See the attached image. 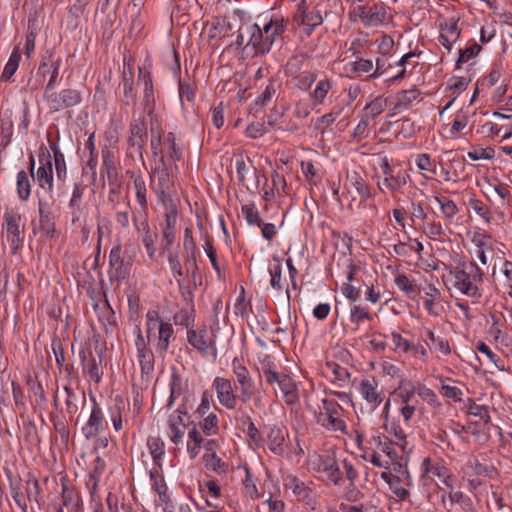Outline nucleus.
I'll return each mask as SVG.
<instances>
[{
    "mask_svg": "<svg viewBox=\"0 0 512 512\" xmlns=\"http://www.w3.org/2000/svg\"><path fill=\"white\" fill-rule=\"evenodd\" d=\"M38 162L39 166L36 173H34V181L37 182L39 188L48 192L50 199H53L54 173L52 155L44 145H41L39 149Z\"/></svg>",
    "mask_w": 512,
    "mask_h": 512,
    "instance_id": "6",
    "label": "nucleus"
},
{
    "mask_svg": "<svg viewBox=\"0 0 512 512\" xmlns=\"http://www.w3.org/2000/svg\"><path fill=\"white\" fill-rule=\"evenodd\" d=\"M372 315L366 307L354 305L350 310V320L352 323L359 325L364 320H371Z\"/></svg>",
    "mask_w": 512,
    "mask_h": 512,
    "instance_id": "62",
    "label": "nucleus"
},
{
    "mask_svg": "<svg viewBox=\"0 0 512 512\" xmlns=\"http://www.w3.org/2000/svg\"><path fill=\"white\" fill-rule=\"evenodd\" d=\"M416 166L422 171H428L432 174L437 173L435 161H433L429 154H419L415 160Z\"/></svg>",
    "mask_w": 512,
    "mask_h": 512,
    "instance_id": "63",
    "label": "nucleus"
},
{
    "mask_svg": "<svg viewBox=\"0 0 512 512\" xmlns=\"http://www.w3.org/2000/svg\"><path fill=\"white\" fill-rule=\"evenodd\" d=\"M10 493L17 504V506L21 509L22 512H27L28 507L26 503V492L23 493L22 486H21V480L15 479L10 481Z\"/></svg>",
    "mask_w": 512,
    "mask_h": 512,
    "instance_id": "42",
    "label": "nucleus"
},
{
    "mask_svg": "<svg viewBox=\"0 0 512 512\" xmlns=\"http://www.w3.org/2000/svg\"><path fill=\"white\" fill-rule=\"evenodd\" d=\"M294 23L302 27L306 35H311L314 29L323 23L320 9L316 6L309 9L306 0H302L294 14Z\"/></svg>",
    "mask_w": 512,
    "mask_h": 512,
    "instance_id": "7",
    "label": "nucleus"
},
{
    "mask_svg": "<svg viewBox=\"0 0 512 512\" xmlns=\"http://www.w3.org/2000/svg\"><path fill=\"white\" fill-rule=\"evenodd\" d=\"M241 210L248 224L261 226L262 220L259 211L254 204L243 205Z\"/></svg>",
    "mask_w": 512,
    "mask_h": 512,
    "instance_id": "61",
    "label": "nucleus"
},
{
    "mask_svg": "<svg viewBox=\"0 0 512 512\" xmlns=\"http://www.w3.org/2000/svg\"><path fill=\"white\" fill-rule=\"evenodd\" d=\"M79 358L83 373L88 377V381L99 384L102 381L103 371L99 368V364L92 352L82 348L79 351Z\"/></svg>",
    "mask_w": 512,
    "mask_h": 512,
    "instance_id": "18",
    "label": "nucleus"
},
{
    "mask_svg": "<svg viewBox=\"0 0 512 512\" xmlns=\"http://www.w3.org/2000/svg\"><path fill=\"white\" fill-rule=\"evenodd\" d=\"M476 349L480 353L484 354L488 360L495 365L496 368L499 370H504L503 360L497 354H495L487 344L484 342H479L476 346Z\"/></svg>",
    "mask_w": 512,
    "mask_h": 512,
    "instance_id": "57",
    "label": "nucleus"
},
{
    "mask_svg": "<svg viewBox=\"0 0 512 512\" xmlns=\"http://www.w3.org/2000/svg\"><path fill=\"white\" fill-rule=\"evenodd\" d=\"M317 424L321 425L323 428L328 431H340L343 434H347V426L343 419L339 416L325 415L322 413H318L316 415Z\"/></svg>",
    "mask_w": 512,
    "mask_h": 512,
    "instance_id": "31",
    "label": "nucleus"
},
{
    "mask_svg": "<svg viewBox=\"0 0 512 512\" xmlns=\"http://www.w3.org/2000/svg\"><path fill=\"white\" fill-rule=\"evenodd\" d=\"M174 322L176 325L186 327L187 330L190 329V327L194 323L193 310L181 309L178 313L174 315Z\"/></svg>",
    "mask_w": 512,
    "mask_h": 512,
    "instance_id": "64",
    "label": "nucleus"
},
{
    "mask_svg": "<svg viewBox=\"0 0 512 512\" xmlns=\"http://www.w3.org/2000/svg\"><path fill=\"white\" fill-rule=\"evenodd\" d=\"M449 494V504H446V510L448 512L453 510V507L456 503L461 504V506L466 509L467 507L472 506V501L469 497H466L461 491H456Z\"/></svg>",
    "mask_w": 512,
    "mask_h": 512,
    "instance_id": "58",
    "label": "nucleus"
},
{
    "mask_svg": "<svg viewBox=\"0 0 512 512\" xmlns=\"http://www.w3.org/2000/svg\"><path fill=\"white\" fill-rule=\"evenodd\" d=\"M350 184L355 188L361 200L365 201L371 197L369 186L364 182L363 178L357 173H353L349 178Z\"/></svg>",
    "mask_w": 512,
    "mask_h": 512,
    "instance_id": "50",
    "label": "nucleus"
},
{
    "mask_svg": "<svg viewBox=\"0 0 512 512\" xmlns=\"http://www.w3.org/2000/svg\"><path fill=\"white\" fill-rule=\"evenodd\" d=\"M93 403L88 421L82 427V433L86 439L95 438L104 430V415L102 409L96 402L94 397H91Z\"/></svg>",
    "mask_w": 512,
    "mask_h": 512,
    "instance_id": "15",
    "label": "nucleus"
},
{
    "mask_svg": "<svg viewBox=\"0 0 512 512\" xmlns=\"http://www.w3.org/2000/svg\"><path fill=\"white\" fill-rule=\"evenodd\" d=\"M351 66V71L358 74L363 75L367 74V76L373 71V61L370 59L357 58L355 61L349 63Z\"/></svg>",
    "mask_w": 512,
    "mask_h": 512,
    "instance_id": "56",
    "label": "nucleus"
},
{
    "mask_svg": "<svg viewBox=\"0 0 512 512\" xmlns=\"http://www.w3.org/2000/svg\"><path fill=\"white\" fill-rule=\"evenodd\" d=\"M150 480L152 482V488L159 495L161 503L166 505L167 508H172V501L167 494L168 488L161 472V468L158 467L150 470Z\"/></svg>",
    "mask_w": 512,
    "mask_h": 512,
    "instance_id": "25",
    "label": "nucleus"
},
{
    "mask_svg": "<svg viewBox=\"0 0 512 512\" xmlns=\"http://www.w3.org/2000/svg\"><path fill=\"white\" fill-rule=\"evenodd\" d=\"M109 265L117 279H125L130 274L131 262L126 261L122 256V247L120 244L115 245L109 254Z\"/></svg>",
    "mask_w": 512,
    "mask_h": 512,
    "instance_id": "19",
    "label": "nucleus"
},
{
    "mask_svg": "<svg viewBox=\"0 0 512 512\" xmlns=\"http://www.w3.org/2000/svg\"><path fill=\"white\" fill-rule=\"evenodd\" d=\"M416 393L414 384L410 381L401 382L394 390L393 395L400 399L403 404H409Z\"/></svg>",
    "mask_w": 512,
    "mask_h": 512,
    "instance_id": "47",
    "label": "nucleus"
},
{
    "mask_svg": "<svg viewBox=\"0 0 512 512\" xmlns=\"http://www.w3.org/2000/svg\"><path fill=\"white\" fill-rule=\"evenodd\" d=\"M435 201L439 204L441 213L443 217L450 223H452L453 218L459 212V208L456 203L443 196H435Z\"/></svg>",
    "mask_w": 512,
    "mask_h": 512,
    "instance_id": "41",
    "label": "nucleus"
},
{
    "mask_svg": "<svg viewBox=\"0 0 512 512\" xmlns=\"http://www.w3.org/2000/svg\"><path fill=\"white\" fill-rule=\"evenodd\" d=\"M285 28L284 19L281 16L271 17L262 28L258 24H254L249 27L248 44L255 49L256 54L265 55L275 42L281 40Z\"/></svg>",
    "mask_w": 512,
    "mask_h": 512,
    "instance_id": "1",
    "label": "nucleus"
},
{
    "mask_svg": "<svg viewBox=\"0 0 512 512\" xmlns=\"http://www.w3.org/2000/svg\"><path fill=\"white\" fill-rule=\"evenodd\" d=\"M441 291L433 285L424 289L423 307L430 316L438 317L443 312Z\"/></svg>",
    "mask_w": 512,
    "mask_h": 512,
    "instance_id": "21",
    "label": "nucleus"
},
{
    "mask_svg": "<svg viewBox=\"0 0 512 512\" xmlns=\"http://www.w3.org/2000/svg\"><path fill=\"white\" fill-rule=\"evenodd\" d=\"M131 180L133 182V189L136 197V201L139 205L138 209L132 211V217L138 215H148V197H147V186L144 177L138 173L131 172Z\"/></svg>",
    "mask_w": 512,
    "mask_h": 512,
    "instance_id": "16",
    "label": "nucleus"
},
{
    "mask_svg": "<svg viewBox=\"0 0 512 512\" xmlns=\"http://www.w3.org/2000/svg\"><path fill=\"white\" fill-rule=\"evenodd\" d=\"M219 403L229 410L237 406V395L234 392L232 381L228 378L217 376L212 383Z\"/></svg>",
    "mask_w": 512,
    "mask_h": 512,
    "instance_id": "12",
    "label": "nucleus"
},
{
    "mask_svg": "<svg viewBox=\"0 0 512 512\" xmlns=\"http://www.w3.org/2000/svg\"><path fill=\"white\" fill-rule=\"evenodd\" d=\"M163 150L165 159L172 162H178L182 159L183 151L177 143L176 135L173 132H168L163 136Z\"/></svg>",
    "mask_w": 512,
    "mask_h": 512,
    "instance_id": "27",
    "label": "nucleus"
},
{
    "mask_svg": "<svg viewBox=\"0 0 512 512\" xmlns=\"http://www.w3.org/2000/svg\"><path fill=\"white\" fill-rule=\"evenodd\" d=\"M147 138L145 121H134L130 124L129 148L142 156V150Z\"/></svg>",
    "mask_w": 512,
    "mask_h": 512,
    "instance_id": "22",
    "label": "nucleus"
},
{
    "mask_svg": "<svg viewBox=\"0 0 512 512\" xmlns=\"http://www.w3.org/2000/svg\"><path fill=\"white\" fill-rule=\"evenodd\" d=\"M420 96V91L416 88H411L399 92L396 96V109L408 108Z\"/></svg>",
    "mask_w": 512,
    "mask_h": 512,
    "instance_id": "43",
    "label": "nucleus"
},
{
    "mask_svg": "<svg viewBox=\"0 0 512 512\" xmlns=\"http://www.w3.org/2000/svg\"><path fill=\"white\" fill-rule=\"evenodd\" d=\"M203 461L207 469L217 473L224 474L228 469V465L222 461L216 453H207L203 456Z\"/></svg>",
    "mask_w": 512,
    "mask_h": 512,
    "instance_id": "44",
    "label": "nucleus"
},
{
    "mask_svg": "<svg viewBox=\"0 0 512 512\" xmlns=\"http://www.w3.org/2000/svg\"><path fill=\"white\" fill-rule=\"evenodd\" d=\"M244 471L245 478L243 479V494L250 499H257L259 497V493L255 479L247 467H245Z\"/></svg>",
    "mask_w": 512,
    "mask_h": 512,
    "instance_id": "51",
    "label": "nucleus"
},
{
    "mask_svg": "<svg viewBox=\"0 0 512 512\" xmlns=\"http://www.w3.org/2000/svg\"><path fill=\"white\" fill-rule=\"evenodd\" d=\"M34 174L29 175L25 170H20L16 176L17 195L21 201H27L31 196Z\"/></svg>",
    "mask_w": 512,
    "mask_h": 512,
    "instance_id": "30",
    "label": "nucleus"
},
{
    "mask_svg": "<svg viewBox=\"0 0 512 512\" xmlns=\"http://www.w3.org/2000/svg\"><path fill=\"white\" fill-rule=\"evenodd\" d=\"M387 101L382 97H376L370 103H368L364 110L366 111L365 117L368 119H375L379 116L386 108Z\"/></svg>",
    "mask_w": 512,
    "mask_h": 512,
    "instance_id": "49",
    "label": "nucleus"
},
{
    "mask_svg": "<svg viewBox=\"0 0 512 512\" xmlns=\"http://www.w3.org/2000/svg\"><path fill=\"white\" fill-rule=\"evenodd\" d=\"M138 83L143 86V106L147 115L152 118L155 110V94L152 77L149 71L139 68Z\"/></svg>",
    "mask_w": 512,
    "mask_h": 512,
    "instance_id": "14",
    "label": "nucleus"
},
{
    "mask_svg": "<svg viewBox=\"0 0 512 512\" xmlns=\"http://www.w3.org/2000/svg\"><path fill=\"white\" fill-rule=\"evenodd\" d=\"M359 392L373 409L377 408L383 401V393L378 390V384L375 380L363 379L359 385Z\"/></svg>",
    "mask_w": 512,
    "mask_h": 512,
    "instance_id": "24",
    "label": "nucleus"
},
{
    "mask_svg": "<svg viewBox=\"0 0 512 512\" xmlns=\"http://www.w3.org/2000/svg\"><path fill=\"white\" fill-rule=\"evenodd\" d=\"M54 200L41 199L38 201L39 225L41 231L49 238H53L56 233L54 215L49 210Z\"/></svg>",
    "mask_w": 512,
    "mask_h": 512,
    "instance_id": "17",
    "label": "nucleus"
},
{
    "mask_svg": "<svg viewBox=\"0 0 512 512\" xmlns=\"http://www.w3.org/2000/svg\"><path fill=\"white\" fill-rule=\"evenodd\" d=\"M219 420L215 413L208 414L203 421L200 422V429L206 436L216 435L219 431Z\"/></svg>",
    "mask_w": 512,
    "mask_h": 512,
    "instance_id": "52",
    "label": "nucleus"
},
{
    "mask_svg": "<svg viewBox=\"0 0 512 512\" xmlns=\"http://www.w3.org/2000/svg\"><path fill=\"white\" fill-rule=\"evenodd\" d=\"M353 16L358 17L365 27H379L388 22L387 8L383 2L357 6L350 13L351 20H353Z\"/></svg>",
    "mask_w": 512,
    "mask_h": 512,
    "instance_id": "5",
    "label": "nucleus"
},
{
    "mask_svg": "<svg viewBox=\"0 0 512 512\" xmlns=\"http://www.w3.org/2000/svg\"><path fill=\"white\" fill-rule=\"evenodd\" d=\"M132 222L135 230L140 234L141 241L146 248L149 258L154 259L156 255L155 243L157 234L150 229L148 215L142 214L137 217H132Z\"/></svg>",
    "mask_w": 512,
    "mask_h": 512,
    "instance_id": "11",
    "label": "nucleus"
},
{
    "mask_svg": "<svg viewBox=\"0 0 512 512\" xmlns=\"http://www.w3.org/2000/svg\"><path fill=\"white\" fill-rule=\"evenodd\" d=\"M203 441L201 432L197 429L196 425L193 424V427L188 432L187 441V451L192 459L198 455Z\"/></svg>",
    "mask_w": 512,
    "mask_h": 512,
    "instance_id": "39",
    "label": "nucleus"
},
{
    "mask_svg": "<svg viewBox=\"0 0 512 512\" xmlns=\"http://www.w3.org/2000/svg\"><path fill=\"white\" fill-rule=\"evenodd\" d=\"M25 491L27 499L30 502H35L40 509L44 502L41 497L40 484L36 477L29 475V478L26 480Z\"/></svg>",
    "mask_w": 512,
    "mask_h": 512,
    "instance_id": "37",
    "label": "nucleus"
},
{
    "mask_svg": "<svg viewBox=\"0 0 512 512\" xmlns=\"http://www.w3.org/2000/svg\"><path fill=\"white\" fill-rule=\"evenodd\" d=\"M62 507L68 512H79L81 508V498L79 494L70 488L66 483H62Z\"/></svg>",
    "mask_w": 512,
    "mask_h": 512,
    "instance_id": "32",
    "label": "nucleus"
},
{
    "mask_svg": "<svg viewBox=\"0 0 512 512\" xmlns=\"http://www.w3.org/2000/svg\"><path fill=\"white\" fill-rule=\"evenodd\" d=\"M148 448L155 464L161 468L162 458L165 454L164 442L157 437L148 439Z\"/></svg>",
    "mask_w": 512,
    "mask_h": 512,
    "instance_id": "46",
    "label": "nucleus"
},
{
    "mask_svg": "<svg viewBox=\"0 0 512 512\" xmlns=\"http://www.w3.org/2000/svg\"><path fill=\"white\" fill-rule=\"evenodd\" d=\"M342 111V107L335 106L329 113H326L317 119L315 129L323 134L325 131V127H328L331 124H333L341 115Z\"/></svg>",
    "mask_w": 512,
    "mask_h": 512,
    "instance_id": "45",
    "label": "nucleus"
},
{
    "mask_svg": "<svg viewBox=\"0 0 512 512\" xmlns=\"http://www.w3.org/2000/svg\"><path fill=\"white\" fill-rule=\"evenodd\" d=\"M24 225L22 216L14 210H7L3 214L1 236L9 246L12 255H16L23 246Z\"/></svg>",
    "mask_w": 512,
    "mask_h": 512,
    "instance_id": "4",
    "label": "nucleus"
},
{
    "mask_svg": "<svg viewBox=\"0 0 512 512\" xmlns=\"http://www.w3.org/2000/svg\"><path fill=\"white\" fill-rule=\"evenodd\" d=\"M232 372L240 386V400L243 403L249 402L253 397V380L247 367L242 360L235 357L231 363Z\"/></svg>",
    "mask_w": 512,
    "mask_h": 512,
    "instance_id": "9",
    "label": "nucleus"
},
{
    "mask_svg": "<svg viewBox=\"0 0 512 512\" xmlns=\"http://www.w3.org/2000/svg\"><path fill=\"white\" fill-rule=\"evenodd\" d=\"M284 442L285 438L282 429L278 427L271 428L267 440L269 450L275 455H282L285 451Z\"/></svg>",
    "mask_w": 512,
    "mask_h": 512,
    "instance_id": "36",
    "label": "nucleus"
},
{
    "mask_svg": "<svg viewBox=\"0 0 512 512\" xmlns=\"http://www.w3.org/2000/svg\"><path fill=\"white\" fill-rule=\"evenodd\" d=\"M394 283L409 299H416L420 292L418 285L403 273L395 276Z\"/></svg>",
    "mask_w": 512,
    "mask_h": 512,
    "instance_id": "35",
    "label": "nucleus"
},
{
    "mask_svg": "<svg viewBox=\"0 0 512 512\" xmlns=\"http://www.w3.org/2000/svg\"><path fill=\"white\" fill-rule=\"evenodd\" d=\"M332 89V81L328 78L321 79L317 82L315 89L310 94L315 105H321L330 90Z\"/></svg>",
    "mask_w": 512,
    "mask_h": 512,
    "instance_id": "40",
    "label": "nucleus"
},
{
    "mask_svg": "<svg viewBox=\"0 0 512 512\" xmlns=\"http://www.w3.org/2000/svg\"><path fill=\"white\" fill-rule=\"evenodd\" d=\"M454 278V288L470 298L482 296L479 285L483 282V272L480 267L471 261H463L450 269Z\"/></svg>",
    "mask_w": 512,
    "mask_h": 512,
    "instance_id": "2",
    "label": "nucleus"
},
{
    "mask_svg": "<svg viewBox=\"0 0 512 512\" xmlns=\"http://www.w3.org/2000/svg\"><path fill=\"white\" fill-rule=\"evenodd\" d=\"M172 169V163L165 159V155H162L159 159V164L152 170L153 175L158 179V185L155 192L161 201H164L171 186L173 185Z\"/></svg>",
    "mask_w": 512,
    "mask_h": 512,
    "instance_id": "10",
    "label": "nucleus"
},
{
    "mask_svg": "<svg viewBox=\"0 0 512 512\" xmlns=\"http://www.w3.org/2000/svg\"><path fill=\"white\" fill-rule=\"evenodd\" d=\"M425 343L431 351L448 355L451 353L449 341L442 336L436 335L432 330L425 331Z\"/></svg>",
    "mask_w": 512,
    "mask_h": 512,
    "instance_id": "28",
    "label": "nucleus"
},
{
    "mask_svg": "<svg viewBox=\"0 0 512 512\" xmlns=\"http://www.w3.org/2000/svg\"><path fill=\"white\" fill-rule=\"evenodd\" d=\"M101 172L103 175H106L109 184H114L118 179L117 162L114 152L107 147L102 149Z\"/></svg>",
    "mask_w": 512,
    "mask_h": 512,
    "instance_id": "26",
    "label": "nucleus"
},
{
    "mask_svg": "<svg viewBox=\"0 0 512 512\" xmlns=\"http://www.w3.org/2000/svg\"><path fill=\"white\" fill-rule=\"evenodd\" d=\"M137 359L143 375H150L154 371V354L152 350L138 352Z\"/></svg>",
    "mask_w": 512,
    "mask_h": 512,
    "instance_id": "53",
    "label": "nucleus"
},
{
    "mask_svg": "<svg viewBox=\"0 0 512 512\" xmlns=\"http://www.w3.org/2000/svg\"><path fill=\"white\" fill-rule=\"evenodd\" d=\"M470 207L477 213L481 218H483L487 223L491 222L492 213L489 208L476 197H472L469 200Z\"/></svg>",
    "mask_w": 512,
    "mask_h": 512,
    "instance_id": "60",
    "label": "nucleus"
},
{
    "mask_svg": "<svg viewBox=\"0 0 512 512\" xmlns=\"http://www.w3.org/2000/svg\"><path fill=\"white\" fill-rule=\"evenodd\" d=\"M319 470L325 473L334 485H341L343 483V474L333 455H324L319 458Z\"/></svg>",
    "mask_w": 512,
    "mask_h": 512,
    "instance_id": "23",
    "label": "nucleus"
},
{
    "mask_svg": "<svg viewBox=\"0 0 512 512\" xmlns=\"http://www.w3.org/2000/svg\"><path fill=\"white\" fill-rule=\"evenodd\" d=\"M270 284L277 290H282L281 277H282V264L278 257L273 258V263L269 266Z\"/></svg>",
    "mask_w": 512,
    "mask_h": 512,
    "instance_id": "48",
    "label": "nucleus"
},
{
    "mask_svg": "<svg viewBox=\"0 0 512 512\" xmlns=\"http://www.w3.org/2000/svg\"><path fill=\"white\" fill-rule=\"evenodd\" d=\"M278 386L283 394L285 402L288 405H293L298 401L299 397L297 386L290 376L284 375V377L279 381Z\"/></svg>",
    "mask_w": 512,
    "mask_h": 512,
    "instance_id": "34",
    "label": "nucleus"
},
{
    "mask_svg": "<svg viewBox=\"0 0 512 512\" xmlns=\"http://www.w3.org/2000/svg\"><path fill=\"white\" fill-rule=\"evenodd\" d=\"M63 392L65 394V411L72 416L78 411L77 394L68 386H64Z\"/></svg>",
    "mask_w": 512,
    "mask_h": 512,
    "instance_id": "59",
    "label": "nucleus"
},
{
    "mask_svg": "<svg viewBox=\"0 0 512 512\" xmlns=\"http://www.w3.org/2000/svg\"><path fill=\"white\" fill-rule=\"evenodd\" d=\"M21 59V51L19 46L14 47L5 67L1 74L0 80L7 82L9 81L12 76L15 74L19 67V62Z\"/></svg>",
    "mask_w": 512,
    "mask_h": 512,
    "instance_id": "38",
    "label": "nucleus"
},
{
    "mask_svg": "<svg viewBox=\"0 0 512 512\" xmlns=\"http://www.w3.org/2000/svg\"><path fill=\"white\" fill-rule=\"evenodd\" d=\"M157 329L155 350L160 356H164L169 349L174 337V329L170 322L164 321L157 310H149L146 313V333L151 338L152 331Z\"/></svg>",
    "mask_w": 512,
    "mask_h": 512,
    "instance_id": "3",
    "label": "nucleus"
},
{
    "mask_svg": "<svg viewBox=\"0 0 512 512\" xmlns=\"http://www.w3.org/2000/svg\"><path fill=\"white\" fill-rule=\"evenodd\" d=\"M387 432L394 437L392 440L395 445H397L403 453L406 452V446H407V439L406 435L404 433V430L396 424H392L391 428L389 429L387 426H385Z\"/></svg>",
    "mask_w": 512,
    "mask_h": 512,
    "instance_id": "55",
    "label": "nucleus"
},
{
    "mask_svg": "<svg viewBox=\"0 0 512 512\" xmlns=\"http://www.w3.org/2000/svg\"><path fill=\"white\" fill-rule=\"evenodd\" d=\"M44 99L52 111H61L81 103L82 96L77 89L67 88L60 92L44 93Z\"/></svg>",
    "mask_w": 512,
    "mask_h": 512,
    "instance_id": "8",
    "label": "nucleus"
},
{
    "mask_svg": "<svg viewBox=\"0 0 512 512\" xmlns=\"http://www.w3.org/2000/svg\"><path fill=\"white\" fill-rule=\"evenodd\" d=\"M182 391V379L177 373H173L170 382V396L167 403L168 409L172 408L174 401L181 395Z\"/></svg>",
    "mask_w": 512,
    "mask_h": 512,
    "instance_id": "54",
    "label": "nucleus"
},
{
    "mask_svg": "<svg viewBox=\"0 0 512 512\" xmlns=\"http://www.w3.org/2000/svg\"><path fill=\"white\" fill-rule=\"evenodd\" d=\"M285 490H290L298 501L313 507L315 504V495L312 488L295 475L289 474L284 478Z\"/></svg>",
    "mask_w": 512,
    "mask_h": 512,
    "instance_id": "13",
    "label": "nucleus"
},
{
    "mask_svg": "<svg viewBox=\"0 0 512 512\" xmlns=\"http://www.w3.org/2000/svg\"><path fill=\"white\" fill-rule=\"evenodd\" d=\"M50 150L53 152L52 161H54L56 176L59 181H65L67 178V166L65 156L56 142H49Z\"/></svg>",
    "mask_w": 512,
    "mask_h": 512,
    "instance_id": "33",
    "label": "nucleus"
},
{
    "mask_svg": "<svg viewBox=\"0 0 512 512\" xmlns=\"http://www.w3.org/2000/svg\"><path fill=\"white\" fill-rule=\"evenodd\" d=\"M122 87L124 103L126 105H129L130 103L135 104L136 93L134 91V74L130 65H128V67L124 65L122 73Z\"/></svg>",
    "mask_w": 512,
    "mask_h": 512,
    "instance_id": "29",
    "label": "nucleus"
},
{
    "mask_svg": "<svg viewBox=\"0 0 512 512\" xmlns=\"http://www.w3.org/2000/svg\"><path fill=\"white\" fill-rule=\"evenodd\" d=\"M187 341L194 349H196L202 355H207L210 345L213 344V341L208 336V330L205 325H202L197 329H188Z\"/></svg>",
    "mask_w": 512,
    "mask_h": 512,
    "instance_id": "20",
    "label": "nucleus"
}]
</instances>
